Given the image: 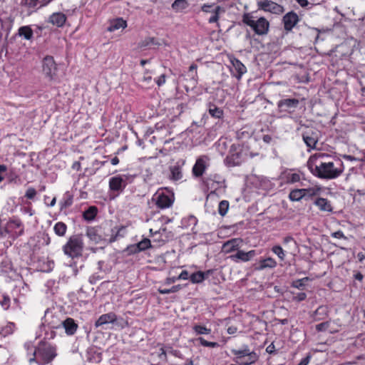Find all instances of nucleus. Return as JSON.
I'll use <instances>...</instances> for the list:
<instances>
[{
  "mask_svg": "<svg viewBox=\"0 0 365 365\" xmlns=\"http://www.w3.org/2000/svg\"><path fill=\"white\" fill-rule=\"evenodd\" d=\"M55 234L59 237H63L67 231V225L63 222H58L53 227Z\"/></svg>",
  "mask_w": 365,
  "mask_h": 365,
  "instance_id": "nucleus-34",
  "label": "nucleus"
},
{
  "mask_svg": "<svg viewBox=\"0 0 365 365\" xmlns=\"http://www.w3.org/2000/svg\"><path fill=\"white\" fill-rule=\"evenodd\" d=\"M303 140L308 147L319 149L317 146L318 138H303Z\"/></svg>",
  "mask_w": 365,
  "mask_h": 365,
  "instance_id": "nucleus-48",
  "label": "nucleus"
},
{
  "mask_svg": "<svg viewBox=\"0 0 365 365\" xmlns=\"http://www.w3.org/2000/svg\"><path fill=\"white\" fill-rule=\"evenodd\" d=\"M43 71L51 78L56 74V65L52 56H47L43 58Z\"/></svg>",
  "mask_w": 365,
  "mask_h": 365,
  "instance_id": "nucleus-12",
  "label": "nucleus"
},
{
  "mask_svg": "<svg viewBox=\"0 0 365 365\" xmlns=\"http://www.w3.org/2000/svg\"><path fill=\"white\" fill-rule=\"evenodd\" d=\"M259 359L257 354L252 351L246 358H242L238 361L240 365H251L255 364Z\"/></svg>",
  "mask_w": 365,
  "mask_h": 365,
  "instance_id": "nucleus-28",
  "label": "nucleus"
},
{
  "mask_svg": "<svg viewBox=\"0 0 365 365\" xmlns=\"http://www.w3.org/2000/svg\"><path fill=\"white\" fill-rule=\"evenodd\" d=\"M229 209V202L227 200H222L219 203L218 212L221 216H225Z\"/></svg>",
  "mask_w": 365,
  "mask_h": 365,
  "instance_id": "nucleus-42",
  "label": "nucleus"
},
{
  "mask_svg": "<svg viewBox=\"0 0 365 365\" xmlns=\"http://www.w3.org/2000/svg\"><path fill=\"white\" fill-rule=\"evenodd\" d=\"M290 242H294V244H296L294 239L292 236H286L282 240V243L284 245H286Z\"/></svg>",
  "mask_w": 365,
  "mask_h": 365,
  "instance_id": "nucleus-60",
  "label": "nucleus"
},
{
  "mask_svg": "<svg viewBox=\"0 0 365 365\" xmlns=\"http://www.w3.org/2000/svg\"><path fill=\"white\" fill-rule=\"evenodd\" d=\"M212 274V269H207L205 272L197 271L191 274L189 279L192 284H200L207 279Z\"/></svg>",
  "mask_w": 365,
  "mask_h": 365,
  "instance_id": "nucleus-16",
  "label": "nucleus"
},
{
  "mask_svg": "<svg viewBox=\"0 0 365 365\" xmlns=\"http://www.w3.org/2000/svg\"><path fill=\"white\" fill-rule=\"evenodd\" d=\"M331 323V320L329 319L318 324L316 325V330L319 332L329 331L331 334L336 332L337 330H334L330 328Z\"/></svg>",
  "mask_w": 365,
  "mask_h": 365,
  "instance_id": "nucleus-35",
  "label": "nucleus"
},
{
  "mask_svg": "<svg viewBox=\"0 0 365 365\" xmlns=\"http://www.w3.org/2000/svg\"><path fill=\"white\" fill-rule=\"evenodd\" d=\"M272 252L275 254L281 260H284L285 253L280 245H274L272 247Z\"/></svg>",
  "mask_w": 365,
  "mask_h": 365,
  "instance_id": "nucleus-43",
  "label": "nucleus"
},
{
  "mask_svg": "<svg viewBox=\"0 0 365 365\" xmlns=\"http://www.w3.org/2000/svg\"><path fill=\"white\" fill-rule=\"evenodd\" d=\"M117 320V316L114 312L103 314L96 320V327H101L106 324L113 323Z\"/></svg>",
  "mask_w": 365,
  "mask_h": 365,
  "instance_id": "nucleus-19",
  "label": "nucleus"
},
{
  "mask_svg": "<svg viewBox=\"0 0 365 365\" xmlns=\"http://www.w3.org/2000/svg\"><path fill=\"white\" fill-rule=\"evenodd\" d=\"M277 265V261L271 257H267L264 259H260L258 262L257 263L256 269L258 270H262L267 268H274Z\"/></svg>",
  "mask_w": 365,
  "mask_h": 365,
  "instance_id": "nucleus-20",
  "label": "nucleus"
},
{
  "mask_svg": "<svg viewBox=\"0 0 365 365\" xmlns=\"http://www.w3.org/2000/svg\"><path fill=\"white\" fill-rule=\"evenodd\" d=\"M151 247L150 240L148 238H145L140 241L138 243L133 246V250L132 252L137 253L142 251H145Z\"/></svg>",
  "mask_w": 365,
  "mask_h": 365,
  "instance_id": "nucleus-26",
  "label": "nucleus"
},
{
  "mask_svg": "<svg viewBox=\"0 0 365 365\" xmlns=\"http://www.w3.org/2000/svg\"><path fill=\"white\" fill-rule=\"evenodd\" d=\"M323 189L320 185H314L307 188H303L304 199L305 200H312L314 197H318L321 195Z\"/></svg>",
  "mask_w": 365,
  "mask_h": 365,
  "instance_id": "nucleus-17",
  "label": "nucleus"
},
{
  "mask_svg": "<svg viewBox=\"0 0 365 365\" xmlns=\"http://www.w3.org/2000/svg\"><path fill=\"white\" fill-rule=\"evenodd\" d=\"M99 230L98 227H88L86 230V235L87 237L92 241L95 242L96 243H98L102 240V237L99 234Z\"/></svg>",
  "mask_w": 365,
  "mask_h": 365,
  "instance_id": "nucleus-23",
  "label": "nucleus"
},
{
  "mask_svg": "<svg viewBox=\"0 0 365 365\" xmlns=\"http://www.w3.org/2000/svg\"><path fill=\"white\" fill-rule=\"evenodd\" d=\"M306 298L307 294L305 292H299L293 295L292 301L299 302L305 300Z\"/></svg>",
  "mask_w": 365,
  "mask_h": 365,
  "instance_id": "nucleus-49",
  "label": "nucleus"
},
{
  "mask_svg": "<svg viewBox=\"0 0 365 365\" xmlns=\"http://www.w3.org/2000/svg\"><path fill=\"white\" fill-rule=\"evenodd\" d=\"M299 104V100L296 98H287L279 101V108H282L284 106L287 108H296Z\"/></svg>",
  "mask_w": 365,
  "mask_h": 365,
  "instance_id": "nucleus-31",
  "label": "nucleus"
},
{
  "mask_svg": "<svg viewBox=\"0 0 365 365\" xmlns=\"http://www.w3.org/2000/svg\"><path fill=\"white\" fill-rule=\"evenodd\" d=\"M331 237H333L334 238H338V239H342V238L346 239V238L345 237L344 232L341 230H338L336 232H332Z\"/></svg>",
  "mask_w": 365,
  "mask_h": 365,
  "instance_id": "nucleus-56",
  "label": "nucleus"
},
{
  "mask_svg": "<svg viewBox=\"0 0 365 365\" xmlns=\"http://www.w3.org/2000/svg\"><path fill=\"white\" fill-rule=\"evenodd\" d=\"M126 185V178H124L121 175L113 176L109 179V190L115 196L123 192Z\"/></svg>",
  "mask_w": 365,
  "mask_h": 365,
  "instance_id": "nucleus-7",
  "label": "nucleus"
},
{
  "mask_svg": "<svg viewBox=\"0 0 365 365\" xmlns=\"http://www.w3.org/2000/svg\"><path fill=\"white\" fill-rule=\"evenodd\" d=\"M5 235L8 234L13 238H17L24 233V225L18 217H12L9 220L4 226Z\"/></svg>",
  "mask_w": 365,
  "mask_h": 365,
  "instance_id": "nucleus-5",
  "label": "nucleus"
},
{
  "mask_svg": "<svg viewBox=\"0 0 365 365\" xmlns=\"http://www.w3.org/2000/svg\"><path fill=\"white\" fill-rule=\"evenodd\" d=\"M209 158L206 155L199 157L192 167V173L193 176L199 178L202 176L207 168L208 167Z\"/></svg>",
  "mask_w": 365,
  "mask_h": 365,
  "instance_id": "nucleus-8",
  "label": "nucleus"
},
{
  "mask_svg": "<svg viewBox=\"0 0 365 365\" xmlns=\"http://www.w3.org/2000/svg\"><path fill=\"white\" fill-rule=\"evenodd\" d=\"M188 6L187 0H175L173 4L172 8L176 11H180Z\"/></svg>",
  "mask_w": 365,
  "mask_h": 365,
  "instance_id": "nucleus-37",
  "label": "nucleus"
},
{
  "mask_svg": "<svg viewBox=\"0 0 365 365\" xmlns=\"http://www.w3.org/2000/svg\"><path fill=\"white\" fill-rule=\"evenodd\" d=\"M127 26V23L123 19H116L110 21L108 27V31H113L120 29H124Z\"/></svg>",
  "mask_w": 365,
  "mask_h": 365,
  "instance_id": "nucleus-27",
  "label": "nucleus"
},
{
  "mask_svg": "<svg viewBox=\"0 0 365 365\" xmlns=\"http://www.w3.org/2000/svg\"><path fill=\"white\" fill-rule=\"evenodd\" d=\"M156 231H157V235L163 236V237H165L166 235H170V238L173 237L172 232L170 231H168L167 228L165 227H160L158 230H156Z\"/></svg>",
  "mask_w": 365,
  "mask_h": 365,
  "instance_id": "nucleus-52",
  "label": "nucleus"
},
{
  "mask_svg": "<svg viewBox=\"0 0 365 365\" xmlns=\"http://www.w3.org/2000/svg\"><path fill=\"white\" fill-rule=\"evenodd\" d=\"M73 202V195L68 191L66 192L63 194V196L60 201V208L61 210L66 209L72 205Z\"/></svg>",
  "mask_w": 365,
  "mask_h": 365,
  "instance_id": "nucleus-25",
  "label": "nucleus"
},
{
  "mask_svg": "<svg viewBox=\"0 0 365 365\" xmlns=\"http://www.w3.org/2000/svg\"><path fill=\"white\" fill-rule=\"evenodd\" d=\"M256 255V251L254 250L248 252L243 250H237V252L229 257V258L235 262H247L250 261Z\"/></svg>",
  "mask_w": 365,
  "mask_h": 365,
  "instance_id": "nucleus-10",
  "label": "nucleus"
},
{
  "mask_svg": "<svg viewBox=\"0 0 365 365\" xmlns=\"http://www.w3.org/2000/svg\"><path fill=\"white\" fill-rule=\"evenodd\" d=\"M242 240L241 238H232L223 243L222 250L225 254L231 253L234 251L239 250Z\"/></svg>",
  "mask_w": 365,
  "mask_h": 365,
  "instance_id": "nucleus-14",
  "label": "nucleus"
},
{
  "mask_svg": "<svg viewBox=\"0 0 365 365\" xmlns=\"http://www.w3.org/2000/svg\"><path fill=\"white\" fill-rule=\"evenodd\" d=\"M36 195V190L34 187H29L25 193L27 199L32 200Z\"/></svg>",
  "mask_w": 365,
  "mask_h": 365,
  "instance_id": "nucleus-50",
  "label": "nucleus"
},
{
  "mask_svg": "<svg viewBox=\"0 0 365 365\" xmlns=\"http://www.w3.org/2000/svg\"><path fill=\"white\" fill-rule=\"evenodd\" d=\"M83 247L84 243L81 236L76 235L68 238L62 249L66 255L72 259H75L82 256Z\"/></svg>",
  "mask_w": 365,
  "mask_h": 365,
  "instance_id": "nucleus-3",
  "label": "nucleus"
},
{
  "mask_svg": "<svg viewBox=\"0 0 365 365\" xmlns=\"http://www.w3.org/2000/svg\"><path fill=\"white\" fill-rule=\"evenodd\" d=\"M63 327L65 329V331L68 335H73L76 333L78 329V324L75 322L74 319L68 317L63 322H62Z\"/></svg>",
  "mask_w": 365,
  "mask_h": 365,
  "instance_id": "nucleus-21",
  "label": "nucleus"
},
{
  "mask_svg": "<svg viewBox=\"0 0 365 365\" xmlns=\"http://www.w3.org/2000/svg\"><path fill=\"white\" fill-rule=\"evenodd\" d=\"M198 340H199L200 344L205 347L215 348V347L218 346V344L217 342L208 341L202 337H200L198 339Z\"/></svg>",
  "mask_w": 365,
  "mask_h": 365,
  "instance_id": "nucleus-47",
  "label": "nucleus"
},
{
  "mask_svg": "<svg viewBox=\"0 0 365 365\" xmlns=\"http://www.w3.org/2000/svg\"><path fill=\"white\" fill-rule=\"evenodd\" d=\"M150 232L151 234V237H153V242H158V245H164L170 239V235H166L165 237H163V236L160 235H157V231H153V229L150 230Z\"/></svg>",
  "mask_w": 365,
  "mask_h": 365,
  "instance_id": "nucleus-32",
  "label": "nucleus"
},
{
  "mask_svg": "<svg viewBox=\"0 0 365 365\" xmlns=\"http://www.w3.org/2000/svg\"><path fill=\"white\" fill-rule=\"evenodd\" d=\"M311 359V356L308 355L302 359L297 365H308Z\"/></svg>",
  "mask_w": 365,
  "mask_h": 365,
  "instance_id": "nucleus-62",
  "label": "nucleus"
},
{
  "mask_svg": "<svg viewBox=\"0 0 365 365\" xmlns=\"http://www.w3.org/2000/svg\"><path fill=\"white\" fill-rule=\"evenodd\" d=\"M193 330L197 334H209L211 332V329L207 328L205 326L202 325H195L193 327Z\"/></svg>",
  "mask_w": 365,
  "mask_h": 365,
  "instance_id": "nucleus-45",
  "label": "nucleus"
},
{
  "mask_svg": "<svg viewBox=\"0 0 365 365\" xmlns=\"http://www.w3.org/2000/svg\"><path fill=\"white\" fill-rule=\"evenodd\" d=\"M329 307L327 305H321L314 312L312 317L315 322L322 321L329 317Z\"/></svg>",
  "mask_w": 365,
  "mask_h": 365,
  "instance_id": "nucleus-18",
  "label": "nucleus"
},
{
  "mask_svg": "<svg viewBox=\"0 0 365 365\" xmlns=\"http://www.w3.org/2000/svg\"><path fill=\"white\" fill-rule=\"evenodd\" d=\"M299 20V17L295 12H288L283 16L282 19L284 29L287 31H290L295 26Z\"/></svg>",
  "mask_w": 365,
  "mask_h": 365,
  "instance_id": "nucleus-13",
  "label": "nucleus"
},
{
  "mask_svg": "<svg viewBox=\"0 0 365 365\" xmlns=\"http://www.w3.org/2000/svg\"><path fill=\"white\" fill-rule=\"evenodd\" d=\"M177 280H179L177 277H168L165 280V284L169 285L175 283Z\"/></svg>",
  "mask_w": 365,
  "mask_h": 365,
  "instance_id": "nucleus-61",
  "label": "nucleus"
},
{
  "mask_svg": "<svg viewBox=\"0 0 365 365\" xmlns=\"http://www.w3.org/2000/svg\"><path fill=\"white\" fill-rule=\"evenodd\" d=\"M189 273L187 270H182L181 273L177 277L178 279H189Z\"/></svg>",
  "mask_w": 365,
  "mask_h": 365,
  "instance_id": "nucleus-58",
  "label": "nucleus"
},
{
  "mask_svg": "<svg viewBox=\"0 0 365 365\" xmlns=\"http://www.w3.org/2000/svg\"><path fill=\"white\" fill-rule=\"evenodd\" d=\"M170 178L172 180L178 181L182 178V166L178 163L170 167Z\"/></svg>",
  "mask_w": 365,
  "mask_h": 365,
  "instance_id": "nucleus-22",
  "label": "nucleus"
},
{
  "mask_svg": "<svg viewBox=\"0 0 365 365\" xmlns=\"http://www.w3.org/2000/svg\"><path fill=\"white\" fill-rule=\"evenodd\" d=\"M165 80H166V76L165 74H162L156 80V84L160 87L165 83Z\"/></svg>",
  "mask_w": 365,
  "mask_h": 365,
  "instance_id": "nucleus-59",
  "label": "nucleus"
},
{
  "mask_svg": "<svg viewBox=\"0 0 365 365\" xmlns=\"http://www.w3.org/2000/svg\"><path fill=\"white\" fill-rule=\"evenodd\" d=\"M284 179L286 183L292 184L300 180V175L297 173H286L284 174Z\"/></svg>",
  "mask_w": 365,
  "mask_h": 365,
  "instance_id": "nucleus-33",
  "label": "nucleus"
},
{
  "mask_svg": "<svg viewBox=\"0 0 365 365\" xmlns=\"http://www.w3.org/2000/svg\"><path fill=\"white\" fill-rule=\"evenodd\" d=\"M154 40H155L154 38H147L145 40L141 41L138 43V47L143 48V47L149 46L150 44H153L154 43Z\"/></svg>",
  "mask_w": 365,
  "mask_h": 365,
  "instance_id": "nucleus-51",
  "label": "nucleus"
},
{
  "mask_svg": "<svg viewBox=\"0 0 365 365\" xmlns=\"http://www.w3.org/2000/svg\"><path fill=\"white\" fill-rule=\"evenodd\" d=\"M312 173L322 179H334L343 172V169L336 168L333 162H320L319 165L312 167Z\"/></svg>",
  "mask_w": 365,
  "mask_h": 365,
  "instance_id": "nucleus-2",
  "label": "nucleus"
},
{
  "mask_svg": "<svg viewBox=\"0 0 365 365\" xmlns=\"http://www.w3.org/2000/svg\"><path fill=\"white\" fill-rule=\"evenodd\" d=\"M230 153L232 159L237 160V163L247 158H253L257 155L251 151L248 145L240 143H232L230 146Z\"/></svg>",
  "mask_w": 365,
  "mask_h": 365,
  "instance_id": "nucleus-4",
  "label": "nucleus"
},
{
  "mask_svg": "<svg viewBox=\"0 0 365 365\" xmlns=\"http://www.w3.org/2000/svg\"><path fill=\"white\" fill-rule=\"evenodd\" d=\"M158 357H159V359H163L165 362L168 361L167 353H166V351L165 350L164 347H161L160 349V353L158 354Z\"/></svg>",
  "mask_w": 365,
  "mask_h": 365,
  "instance_id": "nucleus-55",
  "label": "nucleus"
},
{
  "mask_svg": "<svg viewBox=\"0 0 365 365\" xmlns=\"http://www.w3.org/2000/svg\"><path fill=\"white\" fill-rule=\"evenodd\" d=\"M235 70L237 71V78H240L246 72V67L237 59L232 61Z\"/></svg>",
  "mask_w": 365,
  "mask_h": 365,
  "instance_id": "nucleus-38",
  "label": "nucleus"
},
{
  "mask_svg": "<svg viewBox=\"0 0 365 365\" xmlns=\"http://www.w3.org/2000/svg\"><path fill=\"white\" fill-rule=\"evenodd\" d=\"M220 10H221L220 6H215V8L214 9L215 14L212 17L210 18V19H209L210 23L217 22L218 21V19H219L218 11Z\"/></svg>",
  "mask_w": 365,
  "mask_h": 365,
  "instance_id": "nucleus-53",
  "label": "nucleus"
},
{
  "mask_svg": "<svg viewBox=\"0 0 365 365\" xmlns=\"http://www.w3.org/2000/svg\"><path fill=\"white\" fill-rule=\"evenodd\" d=\"M259 9L274 14H281L284 11L282 6L269 0L258 2Z\"/></svg>",
  "mask_w": 365,
  "mask_h": 365,
  "instance_id": "nucleus-9",
  "label": "nucleus"
},
{
  "mask_svg": "<svg viewBox=\"0 0 365 365\" xmlns=\"http://www.w3.org/2000/svg\"><path fill=\"white\" fill-rule=\"evenodd\" d=\"M0 304L5 310L10 307L11 299L9 295L5 293H0Z\"/></svg>",
  "mask_w": 365,
  "mask_h": 365,
  "instance_id": "nucleus-39",
  "label": "nucleus"
},
{
  "mask_svg": "<svg viewBox=\"0 0 365 365\" xmlns=\"http://www.w3.org/2000/svg\"><path fill=\"white\" fill-rule=\"evenodd\" d=\"M98 214V209L96 206H90L83 212V218L87 221H91L95 219Z\"/></svg>",
  "mask_w": 365,
  "mask_h": 365,
  "instance_id": "nucleus-30",
  "label": "nucleus"
},
{
  "mask_svg": "<svg viewBox=\"0 0 365 365\" xmlns=\"http://www.w3.org/2000/svg\"><path fill=\"white\" fill-rule=\"evenodd\" d=\"M152 71L145 70L144 72V76L141 79V86L143 88H150L153 85V78L151 76Z\"/></svg>",
  "mask_w": 365,
  "mask_h": 365,
  "instance_id": "nucleus-29",
  "label": "nucleus"
},
{
  "mask_svg": "<svg viewBox=\"0 0 365 365\" xmlns=\"http://www.w3.org/2000/svg\"><path fill=\"white\" fill-rule=\"evenodd\" d=\"M19 34L29 40L33 36V31L29 26H22L19 29Z\"/></svg>",
  "mask_w": 365,
  "mask_h": 365,
  "instance_id": "nucleus-40",
  "label": "nucleus"
},
{
  "mask_svg": "<svg viewBox=\"0 0 365 365\" xmlns=\"http://www.w3.org/2000/svg\"><path fill=\"white\" fill-rule=\"evenodd\" d=\"M197 83V73L195 76H192L189 81V85L192 87H195Z\"/></svg>",
  "mask_w": 365,
  "mask_h": 365,
  "instance_id": "nucleus-63",
  "label": "nucleus"
},
{
  "mask_svg": "<svg viewBox=\"0 0 365 365\" xmlns=\"http://www.w3.org/2000/svg\"><path fill=\"white\" fill-rule=\"evenodd\" d=\"M155 205L158 208L166 209L170 207L175 200L174 194L167 189L158 191L155 195Z\"/></svg>",
  "mask_w": 365,
  "mask_h": 365,
  "instance_id": "nucleus-6",
  "label": "nucleus"
},
{
  "mask_svg": "<svg viewBox=\"0 0 365 365\" xmlns=\"http://www.w3.org/2000/svg\"><path fill=\"white\" fill-rule=\"evenodd\" d=\"M269 27V21L265 18L261 17L258 20L255 21L252 29L258 35H264L267 34Z\"/></svg>",
  "mask_w": 365,
  "mask_h": 365,
  "instance_id": "nucleus-15",
  "label": "nucleus"
},
{
  "mask_svg": "<svg viewBox=\"0 0 365 365\" xmlns=\"http://www.w3.org/2000/svg\"><path fill=\"white\" fill-rule=\"evenodd\" d=\"M24 348L27 351L29 364L34 362L38 365H46L57 356L56 346L46 341H39L36 346L31 342H26Z\"/></svg>",
  "mask_w": 365,
  "mask_h": 365,
  "instance_id": "nucleus-1",
  "label": "nucleus"
},
{
  "mask_svg": "<svg viewBox=\"0 0 365 365\" xmlns=\"http://www.w3.org/2000/svg\"><path fill=\"white\" fill-rule=\"evenodd\" d=\"M209 113L210 114L217 118H222L223 115V110L217 107H216L214 105H210L209 108Z\"/></svg>",
  "mask_w": 365,
  "mask_h": 365,
  "instance_id": "nucleus-41",
  "label": "nucleus"
},
{
  "mask_svg": "<svg viewBox=\"0 0 365 365\" xmlns=\"http://www.w3.org/2000/svg\"><path fill=\"white\" fill-rule=\"evenodd\" d=\"M308 280V277H304L302 279H297L292 282V287L301 289L305 286L304 282H307Z\"/></svg>",
  "mask_w": 365,
  "mask_h": 365,
  "instance_id": "nucleus-46",
  "label": "nucleus"
},
{
  "mask_svg": "<svg viewBox=\"0 0 365 365\" xmlns=\"http://www.w3.org/2000/svg\"><path fill=\"white\" fill-rule=\"evenodd\" d=\"M252 351H250L249 349H239V350H232V353L237 358L240 360L242 358H246L248 354H250Z\"/></svg>",
  "mask_w": 365,
  "mask_h": 365,
  "instance_id": "nucleus-44",
  "label": "nucleus"
},
{
  "mask_svg": "<svg viewBox=\"0 0 365 365\" xmlns=\"http://www.w3.org/2000/svg\"><path fill=\"white\" fill-rule=\"evenodd\" d=\"M242 21H243V22L245 24L250 26L252 29V27H253V26L255 24V21L251 19V18L249 16L248 14H245L244 15Z\"/></svg>",
  "mask_w": 365,
  "mask_h": 365,
  "instance_id": "nucleus-54",
  "label": "nucleus"
},
{
  "mask_svg": "<svg viewBox=\"0 0 365 365\" xmlns=\"http://www.w3.org/2000/svg\"><path fill=\"white\" fill-rule=\"evenodd\" d=\"M66 20V16L62 13H55L49 18V21L58 27L62 26Z\"/></svg>",
  "mask_w": 365,
  "mask_h": 365,
  "instance_id": "nucleus-24",
  "label": "nucleus"
},
{
  "mask_svg": "<svg viewBox=\"0 0 365 365\" xmlns=\"http://www.w3.org/2000/svg\"><path fill=\"white\" fill-rule=\"evenodd\" d=\"M314 205L322 212L327 213V215L334 212V207L332 205V203L327 198L318 197L315 198L314 201Z\"/></svg>",
  "mask_w": 365,
  "mask_h": 365,
  "instance_id": "nucleus-11",
  "label": "nucleus"
},
{
  "mask_svg": "<svg viewBox=\"0 0 365 365\" xmlns=\"http://www.w3.org/2000/svg\"><path fill=\"white\" fill-rule=\"evenodd\" d=\"M266 351L269 354H275L277 353L274 343H271L266 348Z\"/></svg>",
  "mask_w": 365,
  "mask_h": 365,
  "instance_id": "nucleus-57",
  "label": "nucleus"
},
{
  "mask_svg": "<svg viewBox=\"0 0 365 365\" xmlns=\"http://www.w3.org/2000/svg\"><path fill=\"white\" fill-rule=\"evenodd\" d=\"M170 289V292L171 293H175V292H178V291H180L182 289V286L180 284H177V285L173 286Z\"/></svg>",
  "mask_w": 365,
  "mask_h": 365,
  "instance_id": "nucleus-64",
  "label": "nucleus"
},
{
  "mask_svg": "<svg viewBox=\"0 0 365 365\" xmlns=\"http://www.w3.org/2000/svg\"><path fill=\"white\" fill-rule=\"evenodd\" d=\"M304 191L303 188L302 189H294L292 190L289 195V198L291 201H299L302 199H304Z\"/></svg>",
  "mask_w": 365,
  "mask_h": 365,
  "instance_id": "nucleus-36",
  "label": "nucleus"
}]
</instances>
